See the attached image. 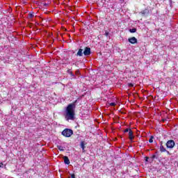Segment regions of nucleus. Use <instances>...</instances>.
Here are the masks:
<instances>
[{
    "label": "nucleus",
    "mask_w": 178,
    "mask_h": 178,
    "mask_svg": "<svg viewBox=\"0 0 178 178\" xmlns=\"http://www.w3.org/2000/svg\"><path fill=\"white\" fill-rule=\"evenodd\" d=\"M130 33H136V31H137L136 29H132L129 30Z\"/></svg>",
    "instance_id": "14"
},
{
    "label": "nucleus",
    "mask_w": 178,
    "mask_h": 178,
    "mask_svg": "<svg viewBox=\"0 0 178 178\" xmlns=\"http://www.w3.org/2000/svg\"><path fill=\"white\" fill-rule=\"evenodd\" d=\"M0 168H3V163H0Z\"/></svg>",
    "instance_id": "20"
},
{
    "label": "nucleus",
    "mask_w": 178,
    "mask_h": 178,
    "mask_svg": "<svg viewBox=\"0 0 178 178\" xmlns=\"http://www.w3.org/2000/svg\"><path fill=\"white\" fill-rule=\"evenodd\" d=\"M142 14H143V15H145V12H144V11L142 12Z\"/></svg>",
    "instance_id": "24"
},
{
    "label": "nucleus",
    "mask_w": 178,
    "mask_h": 178,
    "mask_svg": "<svg viewBox=\"0 0 178 178\" xmlns=\"http://www.w3.org/2000/svg\"><path fill=\"white\" fill-rule=\"evenodd\" d=\"M129 87H133V84L130 83Z\"/></svg>",
    "instance_id": "22"
},
{
    "label": "nucleus",
    "mask_w": 178,
    "mask_h": 178,
    "mask_svg": "<svg viewBox=\"0 0 178 178\" xmlns=\"http://www.w3.org/2000/svg\"><path fill=\"white\" fill-rule=\"evenodd\" d=\"M129 42H130V44H137V38H136V37H132V38H129L128 39Z\"/></svg>",
    "instance_id": "5"
},
{
    "label": "nucleus",
    "mask_w": 178,
    "mask_h": 178,
    "mask_svg": "<svg viewBox=\"0 0 178 178\" xmlns=\"http://www.w3.org/2000/svg\"><path fill=\"white\" fill-rule=\"evenodd\" d=\"M63 159H64V163H65V165H70V160H69V157L64 156Z\"/></svg>",
    "instance_id": "7"
},
{
    "label": "nucleus",
    "mask_w": 178,
    "mask_h": 178,
    "mask_svg": "<svg viewBox=\"0 0 178 178\" xmlns=\"http://www.w3.org/2000/svg\"><path fill=\"white\" fill-rule=\"evenodd\" d=\"M74 109H76V104H70L67 106L65 118L67 122H69V120H74Z\"/></svg>",
    "instance_id": "1"
},
{
    "label": "nucleus",
    "mask_w": 178,
    "mask_h": 178,
    "mask_svg": "<svg viewBox=\"0 0 178 178\" xmlns=\"http://www.w3.org/2000/svg\"><path fill=\"white\" fill-rule=\"evenodd\" d=\"M130 130H131V129H126L124 131V133H129L130 131Z\"/></svg>",
    "instance_id": "17"
},
{
    "label": "nucleus",
    "mask_w": 178,
    "mask_h": 178,
    "mask_svg": "<svg viewBox=\"0 0 178 178\" xmlns=\"http://www.w3.org/2000/svg\"><path fill=\"white\" fill-rule=\"evenodd\" d=\"M62 135L64 137H72V136H73V130H72L70 129H65L62 131Z\"/></svg>",
    "instance_id": "2"
},
{
    "label": "nucleus",
    "mask_w": 178,
    "mask_h": 178,
    "mask_svg": "<svg viewBox=\"0 0 178 178\" xmlns=\"http://www.w3.org/2000/svg\"><path fill=\"white\" fill-rule=\"evenodd\" d=\"M76 74H80V71L76 70Z\"/></svg>",
    "instance_id": "19"
},
{
    "label": "nucleus",
    "mask_w": 178,
    "mask_h": 178,
    "mask_svg": "<svg viewBox=\"0 0 178 178\" xmlns=\"http://www.w3.org/2000/svg\"><path fill=\"white\" fill-rule=\"evenodd\" d=\"M71 177L72 178H76V175H74V174H71Z\"/></svg>",
    "instance_id": "18"
},
{
    "label": "nucleus",
    "mask_w": 178,
    "mask_h": 178,
    "mask_svg": "<svg viewBox=\"0 0 178 178\" xmlns=\"http://www.w3.org/2000/svg\"><path fill=\"white\" fill-rule=\"evenodd\" d=\"M149 143H154V136H151L149 139Z\"/></svg>",
    "instance_id": "13"
},
{
    "label": "nucleus",
    "mask_w": 178,
    "mask_h": 178,
    "mask_svg": "<svg viewBox=\"0 0 178 178\" xmlns=\"http://www.w3.org/2000/svg\"><path fill=\"white\" fill-rule=\"evenodd\" d=\"M44 6H48V3H44Z\"/></svg>",
    "instance_id": "21"
},
{
    "label": "nucleus",
    "mask_w": 178,
    "mask_h": 178,
    "mask_svg": "<svg viewBox=\"0 0 178 178\" xmlns=\"http://www.w3.org/2000/svg\"><path fill=\"white\" fill-rule=\"evenodd\" d=\"M129 140L131 141H133V140L134 138V136L133 135V131L129 130Z\"/></svg>",
    "instance_id": "6"
},
{
    "label": "nucleus",
    "mask_w": 178,
    "mask_h": 178,
    "mask_svg": "<svg viewBox=\"0 0 178 178\" xmlns=\"http://www.w3.org/2000/svg\"><path fill=\"white\" fill-rule=\"evenodd\" d=\"M33 16H34V13H30L29 14V17L32 18Z\"/></svg>",
    "instance_id": "16"
},
{
    "label": "nucleus",
    "mask_w": 178,
    "mask_h": 178,
    "mask_svg": "<svg viewBox=\"0 0 178 178\" xmlns=\"http://www.w3.org/2000/svg\"><path fill=\"white\" fill-rule=\"evenodd\" d=\"M110 106H116V104L115 102L109 103Z\"/></svg>",
    "instance_id": "15"
},
{
    "label": "nucleus",
    "mask_w": 178,
    "mask_h": 178,
    "mask_svg": "<svg viewBox=\"0 0 178 178\" xmlns=\"http://www.w3.org/2000/svg\"><path fill=\"white\" fill-rule=\"evenodd\" d=\"M83 55H85V56H88V55H91V49L89 47H86L85 50L83 51Z\"/></svg>",
    "instance_id": "4"
},
{
    "label": "nucleus",
    "mask_w": 178,
    "mask_h": 178,
    "mask_svg": "<svg viewBox=\"0 0 178 178\" xmlns=\"http://www.w3.org/2000/svg\"><path fill=\"white\" fill-rule=\"evenodd\" d=\"M86 144L84 143V142L83 141H82V142H81V148L82 149V150H83V152H84L86 150H85V149H86Z\"/></svg>",
    "instance_id": "9"
},
{
    "label": "nucleus",
    "mask_w": 178,
    "mask_h": 178,
    "mask_svg": "<svg viewBox=\"0 0 178 178\" xmlns=\"http://www.w3.org/2000/svg\"><path fill=\"white\" fill-rule=\"evenodd\" d=\"M83 54H84V51H83V49H79L76 55L77 56H83Z\"/></svg>",
    "instance_id": "8"
},
{
    "label": "nucleus",
    "mask_w": 178,
    "mask_h": 178,
    "mask_svg": "<svg viewBox=\"0 0 178 178\" xmlns=\"http://www.w3.org/2000/svg\"><path fill=\"white\" fill-rule=\"evenodd\" d=\"M57 148L59 149V151H65V147L61 145H58Z\"/></svg>",
    "instance_id": "10"
},
{
    "label": "nucleus",
    "mask_w": 178,
    "mask_h": 178,
    "mask_svg": "<svg viewBox=\"0 0 178 178\" xmlns=\"http://www.w3.org/2000/svg\"><path fill=\"white\" fill-rule=\"evenodd\" d=\"M175 140H168L166 143V146L168 148H173V147H175Z\"/></svg>",
    "instance_id": "3"
},
{
    "label": "nucleus",
    "mask_w": 178,
    "mask_h": 178,
    "mask_svg": "<svg viewBox=\"0 0 178 178\" xmlns=\"http://www.w3.org/2000/svg\"><path fill=\"white\" fill-rule=\"evenodd\" d=\"M108 32H106V35H108Z\"/></svg>",
    "instance_id": "25"
},
{
    "label": "nucleus",
    "mask_w": 178,
    "mask_h": 178,
    "mask_svg": "<svg viewBox=\"0 0 178 178\" xmlns=\"http://www.w3.org/2000/svg\"><path fill=\"white\" fill-rule=\"evenodd\" d=\"M160 151L161 152H166V149L163 146L160 147Z\"/></svg>",
    "instance_id": "12"
},
{
    "label": "nucleus",
    "mask_w": 178,
    "mask_h": 178,
    "mask_svg": "<svg viewBox=\"0 0 178 178\" xmlns=\"http://www.w3.org/2000/svg\"><path fill=\"white\" fill-rule=\"evenodd\" d=\"M68 74H70L71 77H74V74H73V72H72V70H67Z\"/></svg>",
    "instance_id": "11"
},
{
    "label": "nucleus",
    "mask_w": 178,
    "mask_h": 178,
    "mask_svg": "<svg viewBox=\"0 0 178 178\" xmlns=\"http://www.w3.org/2000/svg\"><path fill=\"white\" fill-rule=\"evenodd\" d=\"M146 162H148V157H146Z\"/></svg>",
    "instance_id": "23"
}]
</instances>
